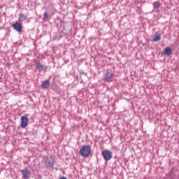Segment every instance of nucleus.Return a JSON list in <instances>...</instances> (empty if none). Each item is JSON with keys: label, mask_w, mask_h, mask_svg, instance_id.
<instances>
[{"label": "nucleus", "mask_w": 179, "mask_h": 179, "mask_svg": "<svg viewBox=\"0 0 179 179\" xmlns=\"http://www.w3.org/2000/svg\"><path fill=\"white\" fill-rule=\"evenodd\" d=\"M27 19V16H26V15L20 14L19 18H18L19 22H24V20H26Z\"/></svg>", "instance_id": "6e6552de"}, {"label": "nucleus", "mask_w": 179, "mask_h": 179, "mask_svg": "<svg viewBox=\"0 0 179 179\" xmlns=\"http://www.w3.org/2000/svg\"><path fill=\"white\" fill-rule=\"evenodd\" d=\"M44 17H45V13H44Z\"/></svg>", "instance_id": "dca6fc26"}, {"label": "nucleus", "mask_w": 179, "mask_h": 179, "mask_svg": "<svg viewBox=\"0 0 179 179\" xmlns=\"http://www.w3.org/2000/svg\"><path fill=\"white\" fill-rule=\"evenodd\" d=\"M53 164V162H52V159H48V166H50V167H51Z\"/></svg>", "instance_id": "9b49d317"}, {"label": "nucleus", "mask_w": 179, "mask_h": 179, "mask_svg": "<svg viewBox=\"0 0 179 179\" xmlns=\"http://www.w3.org/2000/svg\"><path fill=\"white\" fill-rule=\"evenodd\" d=\"M22 178L29 179L30 178V175L31 174V172H30V170L25 169L22 171Z\"/></svg>", "instance_id": "423d86ee"}, {"label": "nucleus", "mask_w": 179, "mask_h": 179, "mask_svg": "<svg viewBox=\"0 0 179 179\" xmlns=\"http://www.w3.org/2000/svg\"><path fill=\"white\" fill-rule=\"evenodd\" d=\"M27 125H29V117H25V116H22L20 127L22 128H26V127H27Z\"/></svg>", "instance_id": "20e7f679"}, {"label": "nucleus", "mask_w": 179, "mask_h": 179, "mask_svg": "<svg viewBox=\"0 0 179 179\" xmlns=\"http://www.w3.org/2000/svg\"><path fill=\"white\" fill-rule=\"evenodd\" d=\"M160 40H162V35L161 34H158V35H155L153 38H152V41H160Z\"/></svg>", "instance_id": "1a4fd4ad"}, {"label": "nucleus", "mask_w": 179, "mask_h": 179, "mask_svg": "<svg viewBox=\"0 0 179 179\" xmlns=\"http://www.w3.org/2000/svg\"><path fill=\"white\" fill-rule=\"evenodd\" d=\"M92 153V148L89 145H83L80 149V155L82 157H89Z\"/></svg>", "instance_id": "f257e3e1"}, {"label": "nucleus", "mask_w": 179, "mask_h": 179, "mask_svg": "<svg viewBox=\"0 0 179 179\" xmlns=\"http://www.w3.org/2000/svg\"><path fill=\"white\" fill-rule=\"evenodd\" d=\"M171 52H173V50L171 48H166L164 51L162 52L164 55H166V57H169V55H171Z\"/></svg>", "instance_id": "0eeeda50"}, {"label": "nucleus", "mask_w": 179, "mask_h": 179, "mask_svg": "<svg viewBox=\"0 0 179 179\" xmlns=\"http://www.w3.org/2000/svg\"><path fill=\"white\" fill-rule=\"evenodd\" d=\"M37 68H38V69L41 70V69H43V67L41 64H38Z\"/></svg>", "instance_id": "f8f14e48"}, {"label": "nucleus", "mask_w": 179, "mask_h": 179, "mask_svg": "<svg viewBox=\"0 0 179 179\" xmlns=\"http://www.w3.org/2000/svg\"><path fill=\"white\" fill-rule=\"evenodd\" d=\"M13 28L16 31H18V33L22 32V30H23V27L22 26V24H20L19 22H15V23L13 24Z\"/></svg>", "instance_id": "39448f33"}, {"label": "nucleus", "mask_w": 179, "mask_h": 179, "mask_svg": "<svg viewBox=\"0 0 179 179\" xmlns=\"http://www.w3.org/2000/svg\"><path fill=\"white\" fill-rule=\"evenodd\" d=\"M114 73H113V71L108 70L107 72L103 74V80L105 82H113L114 80Z\"/></svg>", "instance_id": "f03ea898"}, {"label": "nucleus", "mask_w": 179, "mask_h": 179, "mask_svg": "<svg viewBox=\"0 0 179 179\" xmlns=\"http://www.w3.org/2000/svg\"><path fill=\"white\" fill-rule=\"evenodd\" d=\"M104 160L108 162V160H111L113 159V152L108 150H106L101 153Z\"/></svg>", "instance_id": "7ed1b4c3"}, {"label": "nucleus", "mask_w": 179, "mask_h": 179, "mask_svg": "<svg viewBox=\"0 0 179 179\" xmlns=\"http://www.w3.org/2000/svg\"><path fill=\"white\" fill-rule=\"evenodd\" d=\"M153 7H154L155 9H159V8H160V2H159V1H155V2L153 3Z\"/></svg>", "instance_id": "9d476101"}, {"label": "nucleus", "mask_w": 179, "mask_h": 179, "mask_svg": "<svg viewBox=\"0 0 179 179\" xmlns=\"http://www.w3.org/2000/svg\"><path fill=\"white\" fill-rule=\"evenodd\" d=\"M42 87H45V81L43 82V84L41 85Z\"/></svg>", "instance_id": "ddd939ff"}, {"label": "nucleus", "mask_w": 179, "mask_h": 179, "mask_svg": "<svg viewBox=\"0 0 179 179\" xmlns=\"http://www.w3.org/2000/svg\"><path fill=\"white\" fill-rule=\"evenodd\" d=\"M50 85V82L48 80H45V86H48Z\"/></svg>", "instance_id": "4468645a"}, {"label": "nucleus", "mask_w": 179, "mask_h": 179, "mask_svg": "<svg viewBox=\"0 0 179 179\" xmlns=\"http://www.w3.org/2000/svg\"><path fill=\"white\" fill-rule=\"evenodd\" d=\"M48 17V15L45 14V18Z\"/></svg>", "instance_id": "2eb2a0df"}]
</instances>
